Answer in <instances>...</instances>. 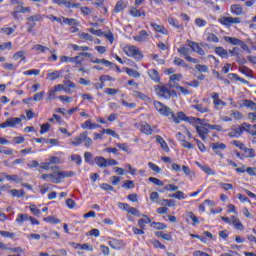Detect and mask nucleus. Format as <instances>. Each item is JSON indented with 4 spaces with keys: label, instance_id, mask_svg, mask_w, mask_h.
<instances>
[{
    "label": "nucleus",
    "instance_id": "4c0bfd02",
    "mask_svg": "<svg viewBox=\"0 0 256 256\" xmlns=\"http://www.w3.org/2000/svg\"><path fill=\"white\" fill-rule=\"evenodd\" d=\"M224 41H226L227 43H230V45H239L241 40H239L237 38L225 36Z\"/></svg>",
    "mask_w": 256,
    "mask_h": 256
},
{
    "label": "nucleus",
    "instance_id": "bb28decb",
    "mask_svg": "<svg viewBox=\"0 0 256 256\" xmlns=\"http://www.w3.org/2000/svg\"><path fill=\"white\" fill-rule=\"evenodd\" d=\"M156 237H160L161 239H164V241H173V236L169 233L164 232H155Z\"/></svg>",
    "mask_w": 256,
    "mask_h": 256
},
{
    "label": "nucleus",
    "instance_id": "4d7b16f0",
    "mask_svg": "<svg viewBox=\"0 0 256 256\" xmlns=\"http://www.w3.org/2000/svg\"><path fill=\"white\" fill-rule=\"evenodd\" d=\"M122 187L123 189H133V187H135V182H133L132 180H127L124 182Z\"/></svg>",
    "mask_w": 256,
    "mask_h": 256
},
{
    "label": "nucleus",
    "instance_id": "58836bf2",
    "mask_svg": "<svg viewBox=\"0 0 256 256\" xmlns=\"http://www.w3.org/2000/svg\"><path fill=\"white\" fill-rule=\"evenodd\" d=\"M171 197H173V199H179L180 201L187 198L183 191H177L174 194H172Z\"/></svg>",
    "mask_w": 256,
    "mask_h": 256
},
{
    "label": "nucleus",
    "instance_id": "6e6552de",
    "mask_svg": "<svg viewBox=\"0 0 256 256\" xmlns=\"http://www.w3.org/2000/svg\"><path fill=\"white\" fill-rule=\"evenodd\" d=\"M178 53L180 55H183V57L186 59V61H188L189 63H199V60L189 56V48L185 47V46H180L177 49Z\"/></svg>",
    "mask_w": 256,
    "mask_h": 256
},
{
    "label": "nucleus",
    "instance_id": "0eeeda50",
    "mask_svg": "<svg viewBox=\"0 0 256 256\" xmlns=\"http://www.w3.org/2000/svg\"><path fill=\"white\" fill-rule=\"evenodd\" d=\"M156 94L158 97H161L163 99L169 98L171 95H174V97H177V93L169 91L165 86H158L156 88Z\"/></svg>",
    "mask_w": 256,
    "mask_h": 256
},
{
    "label": "nucleus",
    "instance_id": "aec40b11",
    "mask_svg": "<svg viewBox=\"0 0 256 256\" xmlns=\"http://www.w3.org/2000/svg\"><path fill=\"white\" fill-rule=\"evenodd\" d=\"M85 133H82L70 140L71 145H74V147H79L81 143H83Z\"/></svg>",
    "mask_w": 256,
    "mask_h": 256
},
{
    "label": "nucleus",
    "instance_id": "a211bd4d",
    "mask_svg": "<svg viewBox=\"0 0 256 256\" xmlns=\"http://www.w3.org/2000/svg\"><path fill=\"white\" fill-rule=\"evenodd\" d=\"M127 1L125 0H119L114 8L115 13H121V11H123V9H127Z\"/></svg>",
    "mask_w": 256,
    "mask_h": 256
},
{
    "label": "nucleus",
    "instance_id": "20e7f679",
    "mask_svg": "<svg viewBox=\"0 0 256 256\" xmlns=\"http://www.w3.org/2000/svg\"><path fill=\"white\" fill-rule=\"evenodd\" d=\"M73 175H75L74 172L55 170L52 173V183L59 184L63 181V179H66V177H73Z\"/></svg>",
    "mask_w": 256,
    "mask_h": 256
},
{
    "label": "nucleus",
    "instance_id": "f8f14e48",
    "mask_svg": "<svg viewBox=\"0 0 256 256\" xmlns=\"http://www.w3.org/2000/svg\"><path fill=\"white\" fill-rule=\"evenodd\" d=\"M188 47H190L192 51H194V53H197L198 55H205V51L202 50L197 42L188 41Z\"/></svg>",
    "mask_w": 256,
    "mask_h": 256
},
{
    "label": "nucleus",
    "instance_id": "9d476101",
    "mask_svg": "<svg viewBox=\"0 0 256 256\" xmlns=\"http://www.w3.org/2000/svg\"><path fill=\"white\" fill-rule=\"evenodd\" d=\"M230 225H233L234 229H237V231H245V226L243 225V222H241V220L237 216H231Z\"/></svg>",
    "mask_w": 256,
    "mask_h": 256
},
{
    "label": "nucleus",
    "instance_id": "de8ad7c7",
    "mask_svg": "<svg viewBox=\"0 0 256 256\" xmlns=\"http://www.w3.org/2000/svg\"><path fill=\"white\" fill-rule=\"evenodd\" d=\"M11 49H13V44L11 42L0 45V51H11Z\"/></svg>",
    "mask_w": 256,
    "mask_h": 256
},
{
    "label": "nucleus",
    "instance_id": "2f4dec72",
    "mask_svg": "<svg viewBox=\"0 0 256 256\" xmlns=\"http://www.w3.org/2000/svg\"><path fill=\"white\" fill-rule=\"evenodd\" d=\"M95 163L98 165V167H107V159L102 156L96 157Z\"/></svg>",
    "mask_w": 256,
    "mask_h": 256
},
{
    "label": "nucleus",
    "instance_id": "a19ab883",
    "mask_svg": "<svg viewBox=\"0 0 256 256\" xmlns=\"http://www.w3.org/2000/svg\"><path fill=\"white\" fill-rule=\"evenodd\" d=\"M231 21H232L231 17L219 18V23H221V25H225L226 27H230Z\"/></svg>",
    "mask_w": 256,
    "mask_h": 256
},
{
    "label": "nucleus",
    "instance_id": "69168bd1",
    "mask_svg": "<svg viewBox=\"0 0 256 256\" xmlns=\"http://www.w3.org/2000/svg\"><path fill=\"white\" fill-rule=\"evenodd\" d=\"M30 211L33 213V215H36V217L41 215V210H39V208H37L35 205H30Z\"/></svg>",
    "mask_w": 256,
    "mask_h": 256
},
{
    "label": "nucleus",
    "instance_id": "2eb2a0df",
    "mask_svg": "<svg viewBox=\"0 0 256 256\" xmlns=\"http://www.w3.org/2000/svg\"><path fill=\"white\" fill-rule=\"evenodd\" d=\"M150 26L153 28L154 31H157V33H161L162 35H169V31L166 28H164L163 25L151 22Z\"/></svg>",
    "mask_w": 256,
    "mask_h": 256
},
{
    "label": "nucleus",
    "instance_id": "774afa93",
    "mask_svg": "<svg viewBox=\"0 0 256 256\" xmlns=\"http://www.w3.org/2000/svg\"><path fill=\"white\" fill-rule=\"evenodd\" d=\"M161 205H167L168 207H175V201L169 200V199H164V200H162Z\"/></svg>",
    "mask_w": 256,
    "mask_h": 256
},
{
    "label": "nucleus",
    "instance_id": "864d4df0",
    "mask_svg": "<svg viewBox=\"0 0 256 256\" xmlns=\"http://www.w3.org/2000/svg\"><path fill=\"white\" fill-rule=\"evenodd\" d=\"M219 187H221V189L224 191H231L233 189V184L220 182Z\"/></svg>",
    "mask_w": 256,
    "mask_h": 256
},
{
    "label": "nucleus",
    "instance_id": "338daca9",
    "mask_svg": "<svg viewBox=\"0 0 256 256\" xmlns=\"http://www.w3.org/2000/svg\"><path fill=\"white\" fill-rule=\"evenodd\" d=\"M150 200L153 202V203H159V193L158 192H152L150 194Z\"/></svg>",
    "mask_w": 256,
    "mask_h": 256
},
{
    "label": "nucleus",
    "instance_id": "7ed1b4c3",
    "mask_svg": "<svg viewBox=\"0 0 256 256\" xmlns=\"http://www.w3.org/2000/svg\"><path fill=\"white\" fill-rule=\"evenodd\" d=\"M123 51L127 55V57H132L133 59H137L138 61H141V59H143V53H141V50H139L137 46L126 45L123 47Z\"/></svg>",
    "mask_w": 256,
    "mask_h": 256
},
{
    "label": "nucleus",
    "instance_id": "79ce46f5",
    "mask_svg": "<svg viewBox=\"0 0 256 256\" xmlns=\"http://www.w3.org/2000/svg\"><path fill=\"white\" fill-rule=\"evenodd\" d=\"M44 221L46 223H52L53 225H57V224L61 223V221L54 216L46 217V218H44Z\"/></svg>",
    "mask_w": 256,
    "mask_h": 256
},
{
    "label": "nucleus",
    "instance_id": "bf43d9fd",
    "mask_svg": "<svg viewBox=\"0 0 256 256\" xmlns=\"http://www.w3.org/2000/svg\"><path fill=\"white\" fill-rule=\"evenodd\" d=\"M148 167H150L152 169V171H154V173H161V168L153 162H149Z\"/></svg>",
    "mask_w": 256,
    "mask_h": 256
},
{
    "label": "nucleus",
    "instance_id": "f257e3e1",
    "mask_svg": "<svg viewBox=\"0 0 256 256\" xmlns=\"http://www.w3.org/2000/svg\"><path fill=\"white\" fill-rule=\"evenodd\" d=\"M190 125L196 128L197 134L202 139V141H207V135L209 134V123H206L205 120L201 118L191 117L189 120Z\"/></svg>",
    "mask_w": 256,
    "mask_h": 256
},
{
    "label": "nucleus",
    "instance_id": "412c9836",
    "mask_svg": "<svg viewBox=\"0 0 256 256\" xmlns=\"http://www.w3.org/2000/svg\"><path fill=\"white\" fill-rule=\"evenodd\" d=\"M123 69H124L125 73H127V75H129V77H133L134 79H139V77H141V73H139V71H137V70H133L128 67H124Z\"/></svg>",
    "mask_w": 256,
    "mask_h": 256
},
{
    "label": "nucleus",
    "instance_id": "13d9d810",
    "mask_svg": "<svg viewBox=\"0 0 256 256\" xmlns=\"http://www.w3.org/2000/svg\"><path fill=\"white\" fill-rule=\"evenodd\" d=\"M45 97V92H39L36 93L33 97V101L39 102V101H43V98Z\"/></svg>",
    "mask_w": 256,
    "mask_h": 256
},
{
    "label": "nucleus",
    "instance_id": "6e6d98bb",
    "mask_svg": "<svg viewBox=\"0 0 256 256\" xmlns=\"http://www.w3.org/2000/svg\"><path fill=\"white\" fill-rule=\"evenodd\" d=\"M116 147H118V149H121L122 151H125V153H131V149L129 148V146H127V144L117 143Z\"/></svg>",
    "mask_w": 256,
    "mask_h": 256
},
{
    "label": "nucleus",
    "instance_id": "603ef678",
    "mask_svg": "<svg viewBox=\"0 0 256 256\" xmlns=\"http://www.w3.org/2000/svg\"><path fill=\"white\" fill-rule=\"evenodd\" d=\"M187 217H189V219H191V221H193V225L199 224V218L197 216H195V214L193 212H188Z\"/></svg>",
    "mask_w": 256,
    "mask_h": 256
},
{
    "label": "nucleus",
    "instance_id": "7c9ffc66",
    "mask_svg": "<svg viewBox=\"0 0 256 256\" xmlns=\"http://www.w3.org/2000/svg\"><path fill=\"white\" fill-rule=\"evenodd\" d=\"M196 165H198V167H200V169H202V171H204V173H207V175H215V171H213V169H211V167H209L207 165H200L199 162H196Z\"/></svg>",
    "mask_w": 256,
    "mask_h": 256
},
{
    "label": "nucleus",
    "instance_id": "0e129e2a",
    "mask_svg": "<svg viewBox=\"0 0 256 256\" xmlns=\"http://www.w3.org/2000/svg\"><path fill=\"white\" fill-rule=\"evenodd\" d=\"M40 179H43V181H51V183H53V173L42 174Z\"/></svg>",
    "mask_w": 256,
    "mask_h": 256
},
{
    "label": "nucleus",
    "instance_id": "f3484780",
    "mask_svg": "<svg viewBox=\"0 0 256 256\" xmlns=\"http://www.w3.org/2000/svg\"><path fill=\"white\" fill-rule=\"evenodd\" d=\"M62 74H63L62 71H57V70L51 71V70H49L48 75H47V79H48V81H55L56 79L61 78Z\"/></svg>",
    "mask_w": 256,
    "mask_h": 256
},
{
    "label": "nucleus",
    "instance_id": "6ab92c4d",
    "mask_svg": "<svg viewBox=\"0 0 256 256\" xmlns=\"http://www.w3.org/2000/svg\"><path fill=\"white\" fill-rule=\"evenodd\" d=\"M156 141L159 143L160 147L163 149V151H165V153H169V151H171V149H169V145H167V142L165 139H163V137L157 136Z\"/></svg>",
    "mask_w": 256,
    "mask_h": 256
},
{
    "label": "nucleus",
    "instance_id": "f704fd0d",
    "mask_svg": "<svg viewBox=\"0 0 256 256\" xmlns=\"http://www.w3.org/2000/svg\"><path fill=\"white\" fill-rule=\"evenodd\" d=\"M111 135V137H114V139H119V134L115 132V130L112 129H103L102 130V135Z\"/></svg>",
    "mask_w": 256,
    "mask_h": 256
},
{
    "label": "nucleus",
    "instance_id": "c03bdc74",
    "mask_svg": "<svg viewBox=\"0 0 256 256\" xmlns=\"http://www.w3.org/2000/svg\"><path fill=\"white\" fill-rule=\"evenodd\" d=\"M13 59L15 61H19V59L20 61H25V53L23 51H19L14 54Z\"/></svg>",
    "mask_w": 256,
    "mask_h": 256
},
{
    "label": "nucleus",
    "instance_id": "e433bc0d",
    "mask_svg": "<svg viewBox=\"0 0 256 256\" xmlns=\"http://www.w3.org/2000/svg\"><path fill=\"white\" fill-rule=\"evenodd\" d=\"M192 109H196V111H199V113H208L209 108L204 107L201 104L192 105Z\"/></svg>",
    "mask_w": 256,
    "mask_h": 256
},
{
    "label": "nucleus",
    "instance_id": "473e14b6",
    "mask_svg": "<svg viewBox=\"0 0 256 256\" xmlns=\"http://www.w3.org/2000/svg\"><path fill=\"white\" fill-rule=\"evenodd\" d=\"M65 24V25H74V26H77L79 25V21L76 20V19H68V18H65V17H62V24Z\"/></svg>",
    "mask_w": 256,
    "mask_h": 256
},
{
    "label": "nucleus",
    "instance_id": "c85d7f7f",
    "mask_svg": "<svg viewBox=\"0 0 256 256\" xmlns=\"http://www.w3.org/2000/svg\"><path fill=\"white\" fill-rule=\"evenodd\" d=\"M232 15H243V8L240 5H232L231 6Z\"/></svg>",
    "mask_w": 256,
    "mask_h": 256
},
{
    "label": "nucleus",
    "instance_id": "a878e982",
    "mask_svg": "<svg viewBox=\"0 0 256 256\" xmlns=\"http://www.w3.org/2000/svg\"><path fill=\"white\" fill-rule=\"evenodd\" d=\"M9 193L10 195H12V197H17L18 199H21V197H25V192L21 189H12L9 190Z\"/></svg>",
    "mask_w": 256,
    "mask_h": 256
},
{
    "label": "nucleus",
    "instance_id": "a18cd8bd",
    "mask_svg": "<svg viewBox=\"0 0 256 256\" xmlns=\"http://www.w3.org/2000/svg\"><path fill=\"white\" fill-rule=\"evenodd\" d=\"M243 105L244 107H248V109H253L256 111V104L251 100H244Z\"/></svg>",
    "mask_w": 256,
    "mask_h": 256
},
{
    "label": "nucleus",
    "instance_id": "49530a36",
    "mask_svg": "<svg viewBox=\"0 0 256 256\" xmlns=\"http://www.w3.org/2000/svg\"><path fill=\"white\" fill-rule=\"evenodd\" d=\"M148 181H150V183H153L154 185H157V187H163L164 185V183L159 178L150 177Z\"/></svg>",
    "mask_w": 256,
    "mask_h": 256
},
{
    "label": "nucleus",
    "instance_id": "b1692460",
    "mask_svg": "<svg viewBox=\"0 0 256 256\" xmlns=\"http://www.w3.org/2000/svg\"><path fill=\"white\" fill-rule=\"evenodd\" d=\"M148 75L152 79V81H155V83H159L160 78H159V72L155 69H150L148 70Z\"/></svg>",
    "mask_w": 256,
    "mask_h": 256
},
{
    "label": "nucleus",
    "instance_id": "4468645a",
    "mask_svg": "<svg viewBox=\"0 0 256 256\" xmlns=\"http://www.w3.org/2000/svg\"><path fill=\"white\" fill-rule=\"evenodd\" d=\"M211 147L214 153H216L217 155H221V151H225V149H227V145L221 142H216L212 144Z\"/></svg>",
    "mask_w": 256,
    "mask_h": 256
},
{
    "label": "nucleus",
    "instance_id": "cd10ccee",
    "mask_svg": "<svg viewBox=\"0 0 256 256\" xmlns=\"http://www.w3.org/2000/svg\"><path fill=\"white\" fill-rule=\"evenodd\" d=\"M25 221H29V215L28 214H18L16 218V223L18 225H23Z\"/></svg>",
    "mask_w": 256,
    "mask_h": 256
},
{
    "label": "nucleus",
    "instance_id": "5701e85b",
    "mask_svg": "<svg viewBox=\"0 0 256 256\" xmlns=\"http://www.w3.org/2000/svg\"><path fill=\"white\" fill-rule=\"evenodd\" d=\"M215 53L221 57V59H227L229 57V52H227L223 47H217L215 49Z\"/></svg>",
    "mask_w": 256,
    "mask_h": 256
},
{
    "label": "nucleus",
    "instance_id": "1a4fd4ad",
    "mask_svg": "<svg viewBox=\"0 0 256 256\" xmlns=\"http://www.w3.org/2000/svg\"><path fill=\"white\" fill-rule=\"evenodd\" d=\"M133 39L137 43H147V41H149V32L142 30L138 33V35L134 36Z\"/></svg>",
    "mask_w": 256,
    "mask_h": 256
},
{
    "label": "nucleus",
    "instance_id": "e2e57ef3",
    "mask_svg": "<svg viewBox=\"0 0 256 256\" xmlns=\"http://www.w3.org/2000/svg\"><path fill=\"white\" fill-rule=\"evenodd\" d=\"M118 207L119 209H121L122 211H126L129 213V210L131 209V206L127 203H118Z\"/></svg>",
    "mask_w": 256,
    "mask_h": 256
},
{
    "label": "nucleus",
    "instance_id": "5fc2aeb1",
    "mask_svg": "<svg viewBox=\"0 0 256 256\" xmlns=\"http://www.w3.org/2000/svg\"><path fill=\"white\" fill-rule=\"evenodd\" d=\"M99 235H101V232L99 231V229H92L89 232L86 233L87 237H99Z\"/></svg>",
    "mask_w": 256,
    "mask_h": 256
},
{
    "label": "nucleus",
    "instance_id": "4be33fe9",
    "mask_svg": "<svg viewBox=\"0 0 256 256\" xmlns=\"http://www.w3.org/2000/svg\"><path fill=\"white\" fill-rule=\"evenodd\" d=\"M81 127L82 129H89L90 131H93V129H98L99 125L91 122V120H87L81 124Z\"/></svg>",
    "mask_w": 256,
    "mask_h": 256
},
{
    "label": "nucleus",
    "instance_id": "37998d69",
    "mask_svg": "<svg viewBox=\"0 0 256 256\" xmlns=\"http://www.w3.org/2000/svg\"><path fill=\"white\" fill-rule=\"evenodd\" d=\"M49 129H51V124H42L40 128V135H45V133H49Z\"/></svg>",
    "mask_w": 256,
    "mask_h": 256
},
{
    "label": "nucleus",
    "instance_id": "ddd939ff",
    "mask_svg": "<svg viewBox=\"0 0 256 256\" xmlns=\"http://www.w3.org/2000/svg\"><path fill=\"white\" fill-rule=\"evenodd\" d=\"M140 217H142V218L138 220V227L140 229H145V227H147V225H149V223H151V218H149V216H147L145 214H141Z\"/></svg>",
    "mask_w": 256,
    "mask_h": 256
},
{
    "label": "nucleus",
    "instance_id": "393cba45",
    "mask_svg": "<svg viewBox=\"0 0 256 256\" xmlns=\"http://www.w3.org/2000/svg\"><path fill=\"white\" fill-rule=\"evenodd\" d=\"M140 131L144 133L145 135H152L153 134V128L147 123H144L140 126Z\"/></svg>",
    "mask_w": 256,
    "mask_h": 256
},
{
    "label": "nucleus",
    "instance_id": "3c124183",
    "mask_svg": "<svg viewBox=\"0 0 256 256\" xmlns=\"http://www.w3.org/2000/svg\"><path fill=\"white\" fill-rule=\"evenodd\" d=\"M52 90H54V93H59V91H65V93H67L68 91L67 88H65V84H58L54 86Z\"/></svg>",
    "mask_w": 256,
    "mask_h": 256
},
{
    "label": "nucleus",
    "instance_id": "39448f33",
    "mask_svg": "<svg viewBox=\"0 0 256 256\" xmlns=\"http://www.w3.org/2000/svg\"><path fill=\"white\" fill-rule=\"evenodd\" d=\"M244 131H251V125L243 123L240 126H235L231 132L228 133L229 137H241Z\"/></svg>",
    "mask_w": 256,
    "mask_h": 256
},
{
    "label": "nucleus",
    "instance_id": "f03ea898",
    "mask_svg": "<svg viewBox=\"0 0 256 256\" xmlns=\"http://www.w3.org/2000/svg\"><path fill=\"white\" fill-rule=\"evenodd\" d=\"M154 107L162 117H175L173 109L159 101H154Z\"/></svg>",
    "mask_w": 256,
    "mask_h": 256
},
{
    "label": "nucleus",
    "instance_id": "c9c22d12",
    "mask_svg": "<svg viewBox=\"0 0 256 256\" xmlns=\"http://www.w3.org/2000/svg\"><path fill=\"white\" fill-rule=\"evenodd\" d=\"M33 51H38L40 53H45L46 51H49V47L43 46L41 44H36L33 46Z\"/></svg>",
    "mask_w": 256,
    "mask_h": 256
},
{
    "label": "nucleus",
    "instance_id": "8fccbe9b",
    "mask_svg": "<svg viewBox=\"0 0 256 256\" xmlns=\"http://www.w3.org/2000/svg\"><path fill=\"white\" fill-rule=\"evenodd\" d=\"M31 11V8L26 7L24 8L23 6H20L16 11H14L13 16L17 17V13H29Z\"/></svg>",
    "mask_w": 256,
    "mask_h": 256
},
{
    "label": "nucleus",
    "instance_id": "052dcab7",
    "mask_svg": "<svg viewBox=\"0 0 256 256\" xmlns=\"http://www.w3.org/2000/svg\"><path fill=\"white\" fill-rule=\"evenodd\" d=\"M125 169L128 170V173L130 175H136L137 174V169L131 166V164H126Z\"/></svg>",
    "mask_w": 256,
    "mask_h": 256
},
{
    "label": "nucleus",
    "instance_id": "423d86ee",
    "mask_svg": "<svg viewBox=\"0 0 256 256\" xmlns=\"http://www.w3.org/2000/svg\"><path fill=\"white\" fill-rule=\"evenodd\" d=\"M22 121L23 118H7L6 122L0 124V129H7V127L15 129L17 125H21Z\"/></svg>",
    "mask_w": 256,
    "mask_h": 256
},
{
    "label": "nucleus",
    "instance_id": "680f3d73",
    "mask_svg": "<svg viewBox=\"0 0 256 256\" xmlns=\"http://www.w3.org/2000/svg\"><path fill=\"white\" fill-rule=\"evenodd\" d=\"M40 73H41V70L32 69V70L24 71V72H23V75H29V76L35 75V76H37V75H39Z\"/></svg>",
    "mask_w": 256,
    "mask_h": 256
},
{
    "label": "nucleus",
    "instance_id": "72a5a7b5",
    "mask_svg": "<svg viewBox=\"0 0 256 256\" xmlns=\"http://www.w3.org/2000/svg\"><path fill=\"white\" fill-rule=\"evenodd\" d=\"M130 15L132 17H142V15H145V12H141V10H139L135 7H132V8H130Z\"/></svg>",
    "mask_w": 256,
    "mask_h": 256
},
{
    "label": "nucleus",
    "instance_id": "ea45409f",
    "mask_svg": "<svg viewBox=\"0 0 256 256\" xmlns=\"http://www.w3.org/2000/svg\"><path fill=\"white\" fill-rule=\"evenodd\" d=\"M170 87H175L176 89H178V91H180L183 95H189V90L183 86H180L179 84L173 85L170 83Z\"/></svg>",
    "mask_w": 256,
    "mask_h": 256
},
{
    "label": "nucleus",
    "instance_id": "09e8293b",
    "mask_svg": "<svg viewBox=\"0 0 256 256\" xmlns=\"http://www.w3.org/2000/svg\"><path fill=\"white\" fill-rule=\"evenodd\" d=\"M83 143L85 147H91L93 145V140L89 136H87L86 133H84Z\"/></svg>",
    "mask_w": 256,
    "mask_h": 256
},
{
    "label": "nucleus",
    "instance_id": "dca6fc26",
    "mask_svg": "<svg viewBox=\"0 0 256 256\" xmlns=\"http://www.w3.org/2000/svg\"><path fill=\"white\" fill-rule=\"evenodd\" d=\"M168 23L175 29H178V31H183V25L179 24V20H177V18H174L173 16H169Z\"/></svg>",
    "mask_w": 256,
    "mask_h": 256
},
{
    "label": "nucleus",
    "instance_id": "9b49d317",
    "mask_svg": "<svg viewBox=\"0 0 256 256\" xmlns=\"http://www.w3.org/2000/svg\"><path fill=\"white\" fill-rule=\"evenodd\" d=\"M171 117L173 118V121L176 124L181 123V121H186L189 123V121L191 120V117H187V115H185V113L183 112H178L176 115L174 114V116Z\"/></svg>",
    "mask_w": 256,
    "mask_h": 256
},
{
    "label": "nucleus",
    "instance_id": "c756f323",
    "mask_svg": "<svg viewBox=\"0 0 256 256\" xmlns=\"http://www.w3.org/2000/svg\"><path fill=\"white\" fill-rule=\"evenodd\" d=\"M205 37H206V41H208L209 43H219V37H217L213 33H206Z\"/></svg>",
    "mask_w": 256,
    "mask_h": 256
}]
</instances>
